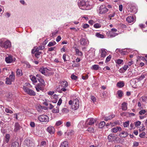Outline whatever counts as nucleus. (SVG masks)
<instances>
[{"instance_id": "nucleus-34", "label": "nucleus", "mask_w": 147, "mask_h": 147, "mask_svg": "<svg viewBox=\"0 0 147 147\" xmlns=\"http://www.w3.org/2000/svg\"><path fill=\"white\" fill-rule=\"evenodd\" d=\"M51 69L50 68L48 69L47 68V70L45 71V76H49L51 74V72H50Z\"/></svg>"}, {"instance_id": "nucleus-20", "label": "nucleus", "mask_w": 147, "mask_h": 147, "mask_svg": "<svg viewBox=\"0 0 147 147\" xmlns=\"http://www.w3.org/2000/svg\"><path fill=\"white\" fill-rule=\"evenodd\" d=\"M42 85L38 84L37 85L35 86V88L37 92H39L40 90H41L42 89Z\"/></svg>"}, {"instance_id": "nucleus-28", "label": "nucleus", "mask_w": 147, "mask_h": 147, "mask_svg": "<svg viewBox=\"0 0 147 147\" xmlns=\"http://www.w3.org/2000/svg\"><path fill=\"white\" fill-rule=\"evenodd\" d=\"M38 81L41 83V85L42 86H45V82L41 78H38Z\"/></svg>"}, {"instance_id": "nucleus-52", "label": "nucleus", "mask_w": 147, "mask_h": 147, "mask_svg": "<svg viewBox=\"0 0 147 147\" xmlns=\"http://www.w3.org/2000/svg\"><path fill=\"white\" fill-rule=\"evenodd\" d=\"M62 88L61 90H57V91L60 93H61L62 91L65 92L67 90V89L64 88Z\"/></svg>"}, {"instance_id": "nucleus-57", "label": "nucleus", "mask_w": 147, "mask_h": 147, "mask_svg": "<svg viewBox=\"0 0 147 147\" xmlns=\"http://www.w3.org/2000/svg\"><path fill=\"white\" fill-rule=\"evenodd\" d=\"M46 144V142L45 141H42L41 142L40 146H45Z\"/></svg>"}, {"instance_id": "nucleus-18", "label": "nucleus", "mask_w": 147, "mask_h": 147, "mask_svg": "<svg viewBox=\"0 0 147 147\" xmlns=\"http://www.w3.org/2000/svg\"><path fill=\"white\" fill-rule=\"evenodd\" d=\"M10 138V136L9 134H7L6 135L4 140V143H7L9 140Z\"/></svg>"}, {"instance_id": "nucleus-41", "label": "nucleus", "mask_w": 147, "mask_h": 147, "mask_svg": "<svg viewBox=\"0 0 147 147\" xmlns=\"http://www.w3.org/2000/svg\"><path fill=\"white\" fill-rule=\"evenodd\" d=\"M120 51V53L122 55H124L127 54V51H125L124 49L121 50Z\"/></svg>"}, {"instance_id": "nucleus-31", "label": "nucleus", "mask_w": 147, "mask_h": 147, "mask_svg": "<svg viewBox=\"0 0 147 147\" xmlns=\"http://www.w3.org/2000/svg\"><path fill=\"white\" fill-rule=\"evenodd\" d=\"M114 135L112 134H111L108 136V139L110 141L113 140L114 139Z\"/></svg>"}, {"instance_id": "nucleus-7", "label": "nucleus", "mask_w": 147, "mask_h": 147, "mask_svg": "<svg viewBox=\"0 0 147 147\" xmlns=\"http://www.w3.org/2000/svg\"><path fill=\"white\" fill-rule=\"evenodd\" d=\"M99 13L103 14L106 13L108 11V9L103 5L100 6L99 8Z\"/></svg>"}, {"instance_id": "nucleus-30", "label": "nucleus", "mask_w": 147, "mask_h": 147, "mask_svg": "<svg viewBox=\"0 0 147 147\" xmlns=\"http://www.w3.org/2000/svg\"><path fill=\"white\" fill-rule=\"evenodd\" d=\"M30 78L31 80L33 82V83H35L37 82V81L35 77L31 75L30 76Z\"/></svg>"}, {"instance_id": "nucleus-54", "label": "nucleus", "mask_w": 147, "mask_h": 147, "mask_svg": "<svg viewBox=\"0 0 147 147\" xmlns=\"http://www.w3.org/2000/svg\"><path fill=\"white\" fill-rule=\"evenodd\" d=\"M111 58V56L109 55L107 57L105 61L106 62H108L110 61Z\"/></svg>"}, {"instance_id": "nucleus-23", "label": "nucleus", "mask_w": 147, "mask_h": 147, "mask_svg": "<svg viewBox=\"0 0 147 147\" xmlns=\"http://www.w3.org/2000/svg\"><path fill=\"white\" fill-rule=\"evenodd\" d=\"M122 109L123 110H126L127 109V105L125 102H123L121 105Z\"/></svg>"}, {"instance_id": "nucleus-39", "label": "nucleus", "mask_w": 147, "mask_h": 147, "mask_svg": "<svg viewBox=\"0 0 147 147\" xmlns=\"http://www.w3.org/2000/svg\"><path fill=\"white\" fill-rule=\"evenodd\" d=\"M16 74L18 75L22 76V70L19 69H18L17 70Z\"/></svg>"}, {"instance_id": "nucleus-60", "label": "nucleus", "mask_w": 147, "mask_h": 147, "mask_svg": "<svg viewBox=\"0 0 147 147\" xmlns=\"http://www.w3.org/2000/svg\"><path fill=\"white\" fill-rule=\"evenodd\" d=\"M61 123H62L61 121H59L56 122L55 123V125L57 126H59V125H61Z\"/></svg>"}, {"instance_id": "nucleus-17", "label": "nucleus", "mask_w": 147, "mask_h": 147, "mask_svg": "<svg viewBox=\"0 0 147 147\" xmlns=\"http://www.w3.org/2000/svg\"><path fill=\"white\" fill-rule=\"evenodd\" d=\"M125 85V83L123 81H120L117 84V86L119 88H122Z\"/></svg>"}, {"instance_id": "nucleus-44", "label": "nucleus", "mask_w": 147, "mask_h": 147, "mask_svg": "<svg viewBox=\"0 0 147 147\" xmlns=\"http://www.w3.org/2000/svg\"><path fill=\"white\" fill-rule=\"evenodd\" d=\"M99 66L98 65H93L92 66V69L95 70H98L99 68Z\"/></svg>"}, {"instance_id": "nucleus-21", "label": "nucleus", "mask_w": 147, "mask_h": 147, "mask_svg": "<svg viewBox=\"0 0 147 147\" xmlns=\"http://www.w3.org/2000/svg\"><path fill=\"white\" fill-rule=\"evenodd\" d=\"M42 52L41 51H38L37 52H36L34 53L35 56L38 59L40 57H42V55H41L42 54Z\"/></svg>"}, {"instance_id": "nucleus-10", "label": "nucleus", "mask_w": 147, "mask_h": 147, "mask_svg": "<svg viewBox=\"0 0 147 147\" xmlns=\"http://www.w3.org/2000/svg\"><path fill=\"white\" fill-rule=\"evenodd\" d=\"M14 127V128L13 131L16 132L19 131L21 128V127L18 122H16L15 123Z\"/></svg>"}, {"instance_id": "nucleus-50", "label": "nucleus", "mask_w": 147, "mask_h": 147, "mask_svg": "<svg viewBox=\"0 0 147 147\" xmlns=\"http://www.w3.org/2000/svg\"><path fill=\"white\" fill-rule=\"evenodd\" d=\"M5 112H6L7 113H13V112L12 110L7 108H5Z\"/></svg>"}, {"instance_id": "nucleus-19", "label": "nucleus", "mask_w": 147, "mask_h": 147, "mask_svg": "<svg viewBox=\"0 0 147 147\" xmlns=\"http://www.w3.org/2000/svg\"><path fill=\"white\" fill-rule=\"evenodd\" d=\"M128 135V134L126 132L122 131L119 135V136L123 137L125 138L127 137Z\"/></svg>"}, {"instance_id": "nucleus-4", "label": "nucleus", "mask_w": 147, "mask_h": 147, "mask_svg": "<svg viewBox=\"0 0 147 147\" xmlns=\"http://www.w3.org/2000/svg\"><path fill=\"white\" fill-rule=\"evenodd\" d=\"M49 117L46 115H42L39 116L38 119L41 122L47 123L49 121Z\"/></svg>"}, {"instance_id": "nucleus-15", "label": "nucleus", "mask_w": 147, "mask_h": 147, "mask_svg": "<svg viewBox=\"0 0 147 147\" xmlns=\"http://www.w3.org/2000/svg\"><path fill=\"white\" fill-rule=\"evenodd\" d=\"M100 53L101 57H104L106 56L107 52L105 49H101Z\"/></svg>"}, {"instance_id": "nucleus-24", "label": "nucleus", "mask_w": 147, "mask_h": 147, "mask_svg": "<svg viewBox=\"0 0 147 147\" xmlns=\"http://www.w3.org/2000/svg\"><path fill=\"white\" fill-rule=\"evenodd\" d=\"M68 142L65 141L62 143L60 146V147H68Z\"/></svg>"}, {"instance_id": "nucleus-58", "label": "nucleus", "mask_w": 147, "mask_h": 147, "mask_svg": "<svg viewBox=\"0 0 147 147\" xmlns=\"http://www.w3.org/2000/svg\"><path fill=\"white\" fill-rule=\"evenodd\" d=\"M115 12H114V13H111V14H110L109 16V18H110V20H111V17H113L114 16H115Z\"/></svg>"}, {"instance_id": "nucleus-43", "label": "nucleus", "mask_w": 147, "mask_h": 147, "mask_svg": "<svg viewBox=\"0 0 147 147\" xmlns=\"http://www.w3.org/2000/svg\"><path fill=\"white\" fill-rule=\"evenodd\" d=\"M56 43V42L55 41L53 42H50L49 44L48 45V46L49 47L53 46L54 45H55Z\"/></svg>"}, {"instance_id": "nucleus-27", "label": "nucleus", "mask_w": 147, "mask_h": 147, "mask_svg": "<svg viewBox=\"0 0 147 147\" xmlns=\"http://www.w3.org/2000/svg\"><path fill=\"white\" fill-rule=\"evenodd\" d=\"M11 147H19V143L17 142H13L11 144Z\"/></svg>"}, {"instance_id": "nucleus-35", "label": "nucleus", "mask_w": 147, "mask_h": 147, "mask_svg": "<svg viewBox=\"0 0 147 147\" xmlns=\"http://www.w3.org/2000/svg\"><path fill=\"white\" fill-rule=\"evenodd\" d=\"M145 78V76L144 74L142 75L139 78H136V80L138 81H141L142 80Z\"/></svg>"}, {"instance_id": "nucleus-64", "label": "nucleus", "mask_w": 147, "mask_h": 147, "mask_svg": "<svg viewBox=\"0 0 147 147\" xmlns=\"http://www.w3.org/2000/svg\"><path fill=\"white\" fill-rule=\"evenodd\" d=\"M61 37L60 36H59L57 37L56 39V40L57 42H58L61 40Z\"/></svg>"}, {"instance_id": "nucleus-53", "label": "nucleus", "mask_w": 147, "mask_h": 147, "mask_svg": "<svg viewBox=\"0 0 147 147\" xmlns=\"http://www.w3.org/2000/svg\"><path fill=\"white\" fill-rule=\"evenodd\" d=\"M136 127L140 126L141 124V122L140 121H138L134 123Z\"/></svg>"}, {"instance_id": "nucleus-32", "label": "nucleus", "mask_w": 147, "mask_h": 147, "mask_svg": "<svg viewBox=\"0 0 147 147\" xmlns=\"http://www.w3.org/2000/svg\"><path fill=\"white\" fill-rule=\"evenodd\" d=\"M59 111V107L57 106L56 108H54L52 110V112L53 113H58Z\"/></svg>"}, {"instance_id": "nucleus-38", "label": "nucleus", "mask_w": 147, "mask_h": 147, "mask_svg": "<svg viewBox=\"0 0 147 147\" xmlns=\"http://www.w3.org/2000/svg\"><path fill=\"white\" fill-rule=\"evenodd\" d=\"M116 62L118 64H121L123 63V60L121 59H118L116 60Z\"/></svg>"}, {"instance_id": "nucleus-46", "label": "nucleus", "mask_w": 147, "mask_h": 147, "mask_svg": "<svg viewBox=\"0 0 147 147\" xmlns=\"http://www.w3.org/2000/svg\"><path fill=\"white\" fill-rule=\"evenodd\" d=\"M87 130L90 133H92L94 132V129L93 127H90L88 128Z\"/></svg>"}, {"instance_id": "nucleus-42", "label": "nucleus", "mask_w": 147, "mask_h": 147, "mask_svg": "<svg viewBox=\"0 0 147 147\" xmlns=\"http://www.w3.org/2000/svg\"><path fill=\"white\" fill-rule=\"evenodd\" d=\"M129 121H127L124 122L123 123V126L125 127H127L129 125Z\"/></svg>"}, {"instance_id": "nucleus-47", "label": "nucleus", "mask_w": 147, "mask_h": 147, "mask_svg": "<svg viewBox=\"0 0 147 147\" xmlns=\"http://www.w3.org/2000/svg\"><path fill=\"white\" fill-rule=\"evenodd\" d=\"M117 94L119 97H121L122 96L123 92L121 90H119L117 91Z\"/></svg>"}, {"instance_id": "nucleus-56", "label": "nucleus", "mask_w": 147, "mask_h": 147, "mask_svg": "<svg viewBox=\"0 0 147 147\" xmlns=\"http://www.w3.org/2000/svg\"><path fill=\"white\" fill-rule=\"evenodd\" d=\"M111 131L113 132L116 133L117 132V128L116 127L113 128L111 129Z\"/></svg>"}, {"instance_id": "nucleus-51", "label": "nucleus", "mask_w": 147, "mask_h": 147, "mask_svg": "<svg viewBox=\"0 0 147 147\" xmlns=\"http://www.w3.org/2000/svg\"><path fill=\"white\" fill-rule=\"evenodd\" d=\"M146 111L144 110H141L139 112V114L140 115H143L146 112Z\"/></svg>"}, {"instance_id": "nucleus-3", "label": "nucleus", "mask_w": 147, "mask_h": 147, "mask_svg": "<svg viewBox=\"0 0 147 147\" xmlns=\"http://www.w3.org/2000/svg\"><path fill=\"white\" fill-rule=\"evenodd\" d=\"M24 92L31 96H34L36 95V93L32 89H29L25 86H24L23 88Z\"/></svg>"}, {"instance_id": "nucleus-8", "label": "nucleus", "mask_w": 147, "mask_h": 147, "mask_svg": "<svg viewBox=\"0 0 147 147\" xmlns=\"http://www.w3.org/2000/svg\"><path fill=\"white\" fill-rule=\"evenodd\" d=\"M80 42L81 45L85 46L88 45V41L86 39L82 38L80 40Z\"/></svg>"}, {"instance_id": "nucleus-63", "label": "nucleus", "mask_w": 147, "mask_h": 147, "mask_svg": "<svg viewBox=\"0 0 147 147\" xmlns=\"http://www.w3.org/2000/svg\"><path fill=\"white\" fill-rule=\"evenodd\" d=\"M91 99L93 102H95L96 101V99L95 97L94 96H91Z\"/></svg>"}, {"instance_id": "nucleus-9", "label": "nucleus", "mask_w": 147, "mask_h": 147, "mask_svg": "<svg viewBox=\"0 0 147 147\" xmlns=\"http://www.w3.org/2000/svg\"><path fill=\"white\" fill-rule=\"evenodd\" d=\"M95 121V119L93 118H90L87 120L86 123L88 125H91L93 124Z\"/></svg>"}, {"instance_id": "nucleus-40", "label": "nucleus", "mask_w": 147, "mask_h": 147, "mask_svg": "<svg viewBox=\"0 0 147 147\" xmlns=\"http://www.w3.org/2000/svg\"><path fill=\"white\" fill-rule=\"evenodd\" d=\"M5 39L2 38L0 39V47L3 48V45H4V41Z\"/></svg>"}, {"instance_id": "nucleus-59", "label": "nucleus", "mask_w": 147, "mask_h": 147, "mask_svg": "<svg viewBox=\"0 0 147 147\" xmlns=\"http://www.w3.org/2000/svg\"><path fill=\"white\" fill-rule=\"evenodd\" d=\"M71 78L72 79L76 80L77 79V77L74 74H72L71 76Z\"/></svg>"}, {"instance_id": "nucleus-2", "label": "nucleus", "mask_w": 147, "mask_h": 147, "mask_svg": "<svg viewBox=\"0 0 147 147\" xmlns=\"http://www.w3.org/2000/svg\"><path fill=\"white\" fill-rule=\"evenodd\" d=\"M69 104L71 105V108L73 111L77 110L79 107V101L77 99L74 100L73 101L72 100H69Z\"/></svg>"}, {"instance_id": "nucleus-55", "label": "nucleus", "mask_w": 147, "mask_h": 147, "mask_svg": "<svg viewBox=\"0 0 147 147\" xmlns=\"http://www.w3.org/2000/svg\"><path fill=\"white\" fill-rule=\"evenodd\" d=\"M145 134L146 133L145 132H142V133L140 134L139 136L141 138H144L145 137Z\"/></svg>"}, {"instance_id": "nucleus-48", "label": "nucleus", "mask_w": 147, "mask_h": 147, "mask_svg": "<svg viewBox=\"0 0 147 147\" xmlns=\"http://www.w3.org/2000/svg\"><path fill=\"white\" fill-rule=\"evenodd\" d=\"M94 27L95 28H99L101 27V25L98 23H96L94 24Z\"/></svg>"}, {"instance_id": "nucleus-37", "label": "nucleus", "mask_w": 147, "mask_h": 147, "mask_svg": "<svg viewBox=\"0 0 147 147\" xmlns=\"http://www.w3.org/2000/svg\"><path fill=\"white\" fill-rule=\"evenodd\" d=\"M13 82L12 81H11V80L9 78H6V81L5 82V83L7 84L10 85L11 84V82Z\"/></svg>"}, {"instance_id": "nucleus-12", "label": "nucleus", "mask_w": 147, "mask_h": 147, "mask_svg": "<svg viewBox=\"0 0 147 147\" xmlns=\"http://www.w3.org/2000/svg\"><path fill=\"white\" fill-rule=\"evenodd\" d=\"M107 34L108 37L110 38L115 37L118 35L117 33L111 31L109 32H108L107 33Z\"/></svg>"}, {"instance_id": "nucleus-1", "label": "nucleus", "mask_w": 147, "mask_h": 147, "mask_svg": "<svg viewBox=\"0 0 147 147\" xmlns=\"http://www.w3.org/2000/svg\"><path fill=\"white\" fill-rule=\"evenodd\" d=\"M78 5L80 8L83 10H88V0H79Z\"/></svg>"}, {"instance_id": "nucleus-13", "label": "nucleus", "mask_w": 147, "mask_h": 147, "mask_svg": "<svg viewBox=\"0 0 147 147\" xmlns=\"http://www.w3.org/2000/svg\"><path fill=\"white\" fill-rule=\"evenodd\" d=\"M47 131L51 134H53L54 133V128L53 127H49L47 129Z\"/></svg>"}, {"instance_id": "nucleus-16", "label": "nucleus", "mask_w": 147, "mask_h": 147, "mask_svg": "<svg viewBox=\"0 0 147 147\" xmlns=\"http://www.w3.org/2000/svg\"><path fill=\"white\" fill-rule=\"evenodd\" d=\"M24 144L27 146H31L32 142L29 139H26L24 141Z\"/></svg>"}, {"instance_id": "nucleus-26", "label": "nucleus", "mask_w": 147, "mask_h": 147, "mask_svg": "<svg viewBox=\"0 0 147 147\" xmlns=\"http://www.w3.org/2000/svg\"><path fill=\"white\" fill-rule=\"evenodd\" d=\"M9 78L11 81H13L15 80V75L14 73L12 72L11 74L10 75Z\"/></svg>"}, {"instance_id": "nucleus-29", "label": "nucleus", "mask_w": 147, "mask_h": 147, "mask_svg": "<svg viewBox=\"0 0 147 147\" xmlns=\"http://www.w3.org/2000/svg\"><path fill=\"white\" fill-rule=\"evenodd\" d=\"M75 51L76 54L79 56H82L83 55L82 53L77 48H75Z\"/></svg>"}, {"instance_id": "nucleus-33", "label": "nucleus", "mask_w": 147, "mask_h": 147, "mask_svg": "<svg viewBox=\"0 0 147 147\" xmlns=\"http://www.w3.org/2000/svg\"><path fill=\"white\" fill-rule=\"evenodd\" d=\"M105 123V122L104 121L100 122L99 124L98 127L100 128H102L104 126Z\"/></svg>"}, {"instance_id": "nucleus-36", "label": "nucleus", "mask_w": 147, "mask_h": 147, "mask_svg": "<svg viewBox=\"0 0 147 147\" xmlns=\"http://www.w3.org/2000/svg\"><path fill=\"white\" fill-rule=\"evenodd\" d=\"M96 36L97 37L100 38H103L104 37V36L103 34H100L98 32L96 33Z\"/></svg>"}, {"instance_id": "nucleus-11", "label": "nucleus", "mask_w": 147, "mask_h": 147, "mask_svg": "<svg viewBox=\"0 0 147 147\" xmlns=\"http://www.w3.org/2000/svg\"><path fill=\"white\" fill-rule=\"evenodd\" d=\"M127 21L129 23L134 22L135 21L134 17L132 16H130L126 18Z\"/></svg>"}, {"instance_id": "nucleus-14", "label": "nucleus", "mask_w": 147, "mask_h": 147, "mask_svg": "<svg viewBox=\"0 0 147 147\" xmlns=\"http://www.w3.org/2000/svg\"><path fill=\"white\" fill-rule=\"evenodd\" d=\"M60 85L62 87L66 88L68 85V83L66 81L63 80L61 82Z\"/></svg>"}, {"instance_id": "nucleus-22", "label": "nucleus", "mask_w": 147, "mask_h": 147, "mask_svg": "<svg viewBox=\"0 0 147 147\" xmlns=\"http://www.w3.org/2000/svg\"><path fill=\"white\" fill-rule=\"evenodd\" d=\"M47 70V68H44V67H40L39 70V71L41 73L44 75H45V71Z\"/></svg>"}, {"instance_id": "nucleus-5", "label": "nucleus", "mask_w": 147, "mask_h": 147, "mask_svg": "<svg viewBox=\"0 0 147 147\" xmlns=\"http://www.w3.org/2000/svg\"><path fill=\"white\" fill-rule=\"evenodd\" d=\"M4 45H3V48L7 49L10 47L11 46V42L8 40H6L5 39Z\"/></svg>"}, {"instance_id": "nucleus-45", "label": "nucleus", "mask_w": 147, "mask_h": 147, "mask_svg": "<svg viewBox=\"0 0 147 147\" xmlns=\"http://www.w3.org/2000/svg\"><path fill=\"white\" fill-rule=\"evenodd\" d=\"M136 78L132 79L130 81V84L131 85L133 86L135 84L136 82Z\"/></svg>"}, {"instance_id": "nucleus-61", "label": "nucleus", "mask_w": 147, "mask_h": 147, "mask_svg": "<svg viewBox=\"0 0 147 147\" xmlns=\"http://www.w3.org/2000/svg\"><path fill=\"white\" fill-rule=\"evenodd\" d=\"M62 100L61 98H60L59 99V100L58 101V102L57 103V105H58L57 106H58L59 107V106L61 105V104L62 103Z\"/></svg>"}, {"instance_id": "nucleus-25", "label": "nucleus", "mask_w": 147, "mask_h": 147, "mask_svg": "<svg viewBox=\"0 0 147 147\" xmlns=\"http://www.w3.org/2000/svg\"><path fill=\"white\" fill-rule=\"evenodd\" d=\"M39 50H40V49H38V47H34L32 50V54H34L36 52H37L38 51H39Z\"/></svg>"}, {"instance_id": "nucleus-6", "label": "nucleus", "mask_w": 147, "mask_h": 147, "mask_svg": "<svg viewBox=\"0 0 147 147\" xmlns=\"http://www.w3.org/2000/svg\"><path fill=\"white\" fill-rule=\"evenodd\" d=\"M16 59L14 57H13L11 56H9L6 57L5 58V61L7 63H12Z\"/></svg>"}, {"instance_id": "nucleus-62", "label": "nucleus", "mask_w": 147, "mask_h": 147, "mask_svg": "<svg viewBox=\"0 0 147 147\" xmlns=\"http://www.w3.org/2000/svg\"><path fill=\"white\" fill-rule=\"evenodd\" d=\"M109 118V120H111L113 118H114L115 117V115H111L109 116L108 117H107Z\"/></svg>"}, {"instance_id": "nucleus-49", "label": "nucleus", "mask_w": 147, "mask_h": 147, "mask_svg": "<svg viewBox=\"0 0 147 147\" xmlns=\"http://www.w3.org/2000/svg\"><path fill=\"white\" fill-rule=\"evenodd\" d=\"M62 111L63 112L65 113H67L69 111L68 109L66 108L63 109L62 110Z\"/></svg>"}]
</instances>
